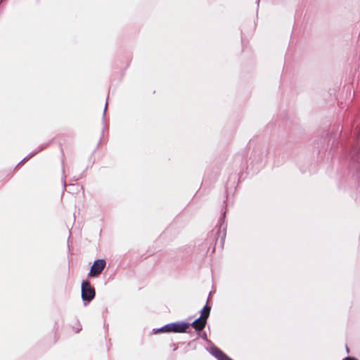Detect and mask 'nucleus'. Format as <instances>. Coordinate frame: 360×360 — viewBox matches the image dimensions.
<instances>
[{
  "instance_id": "1",
  "label": "nucleus",
  "mask_w": 360,
  "mask_h": 360,
  "mask_svg": "<svg viewBox=\"0 0 360 360\" xmlns=\"http://www.w3.org/2000/svg\"><path fill=\"white\" fill-rule=\"evenodd\" d=\"M210 307L205 305L201 310V315L195 319L190 326H192L196 330L200 331L205 327L207 319L210 316Z\"/></svg>"
},
{
  "instance_id": "2",
  "label": "nucleus",
  "mask_w": 360,
  "mask_h": 360,
  "mask_svg": "<svg viewBox=\"0 0 360 360\" xmlns=\"http://www.w3.org/2000/svg\"><path fill=\"white\" fill-rule=\"evenodd\" d=\"M95 297V290L88 281L82 283V298L84 302H89Z\"/></svg>"
},
{
  "instance_id": "3",
  "label": "nucleus",
  "mask_w": 360,
  "mask_h": 360,
  "mask_svg": "<svg viewBox=\"0 0 360 360\" xmlns=\"http://www.w3.org/2000/svg\"><path fill=\"white\" fill-rule=\"evenodd\" d=\"M106 262L103 259H99L96 260L90 270L89 275L90 276H98L104 269Z\"/></svg>"
},
{
  "instance_id": "4",
  "label": "nucleus",
  "mask_w": 360,
  "mask_h": 360,
  "mask_svg": "<svg viewBox=\"0 0 360 360\" xmlns=\"http://www.w3.org/2000/svg\"><path fill=\"white\" fill-rule=\"evenodd\" d=\"M173 327L172 330L174 333H184L185 332L190 326L189 323L186 322H176L172 323Z\"/></svg>"
},
{
  "instance_id": "5",
  "label": "nucleus",
  "mask_w": 360,
  "mask_h": 360,
  "mask_svg": "<svg viewBox=\"0 0 360 360\" xmlns=\"http://www.w3.org/2000/svg\"><path fill=\"white\" fill-rule=\"evenodd\" d=\"M210 353L218 360H232L219 348H211Z\"/></svg>"
},
{
  "instance_id": "6",
  "label": "nucleus",
  "mask_w": 360,
  "mask_h": 360,
  "mask_svg": "<svg viewBox=\"0 0 360 360\" xmlns=\"http://www.w3.org/2000/svg\"><path fill=\"white\" fill-rule=\"evenodd\" d=\"M172 327L173 324L172 323L164 326L163 327L158 329V330L161 332H173V330H172Z\"/></svg>"
},
{
  "instance_id": "7",
  "label": "nucleus",
  "mask_w": 360,
  "mask_h": 360,
  "mask_svg": "<svg viewBox=\"0 0 360 360\" xmlns=\"http://www.w3.org/2000/svg\"><path fill=\"white\" fill-rule=\"evenodd\" d=\"M342 360H356V359L353 358V357H346L345 359H343Z\"/></svg>"
},
{
  "instance_id": "8",
  "label": "nucleus",
  "mask_w": 360,
  "mask_h": 360,
  "mask_svg": "<svg viewBox=\"0 0 360 360\" xmlns=\"http://www.w3.org/2000/svg\"><path fill=\"white\" fill-rule=\"evenodd\" d=\"M107 105H108V101L106 102L105 105V108H104V113H105V111H106V109H107Z\"/></svg>"
}]
</instances>
